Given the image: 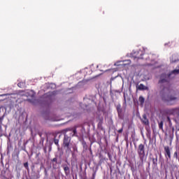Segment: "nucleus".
<instances>
[{"mask_svg": "<svg viewBox=\"0 0 179 179\" xmlns=\"http://www.w3.org/2000/svg\"><path fill=\"white\" fill-rule=\"evenodd\" d=\"M96 100V95H90L88 97L86 96L84 98V104L85 107H89L90 104L94 102Z\"/></svg>", "mask_w": 179, "mask_h": 179, "instance_id": "4", "label": "nucleus"}, {"mask_svg": "<svg viewBox=\"0 0 179 179\" xmlns=\"http://www.w3.org/2000/svg\"><path fill=\"white\" fill-rule=\"evenodd\" d=\"M73 135H76V134H78V131H76V128L73 129Z\"/></svg>", "mask_w": 179, "mask_h": 179, "instance_id": "23", "label": "nucleus"}, {"mask_svg": "<svg viewBox=\"0 0 179 179\" xmlns=\"http://www.w3.org/2000/svg\"><path fill=\"white\" fill-rule=\"evenodd\" d=\"M168 114L169 115H179V108H173L168 110Z\"/></svg>", "mask_w": 179, "mask_h": 179, "instance_id": "6", "label": "nucleus"}, {"mask_svg": "<svg viewBox=\"0 0 179 179\" xmlns=\"http://www.w3.org/2000/svg\"><path fill=\"white\" fill-rule=\"evenodd\" d=\"M54 143H55V145H57L58 148H59V140L55 138Z\"/></svg>", "mask_w": 179, "mask_h": 179, "instance_id": "14", "label": "nucleus"}, {"mask_svg": "<svg viewBox=\"0 0 179 179\" xmlns=\"http://www.w3.org/2000/svg\"><path fill=\"white\" fill-rule=\"evenodd\" d=\"M122 131H124V128L122 127L120 129L117 131L118 134H122Z\"/></svg>", "mask_w": 179, "mask_h": 179, "instance_id": "22", "label": "nucleus"}, {"mask_svg": "<svg viewBox=\"0 0 179 179\" xmlns=\"http://www.w3.org/2000/svg\"><path fill=\"white\" fill-rule=\"evenodd\" d=\"M18 87H22V83L17 84Z\"/></svg>", "mask_w": 179, "mask_h": 179, "instance_id": "28", "label": "nucleus"}, {"mask_svg": "<svg viewBox=\"0 0 179 179\" xmlns=\"http://www.w3.org/2000/svg\"><path fill=\"white\" fill-rule=\"evenodd\" d=\"M58 159H57V157H55L52 159V162H54L55 163H57Z\"/></svg>", "mask_w": 179, "mask_h": 179, "instance_id": "24", "label": "nucleus"}, {"mask_svg": "<svg viewBox=\"0 0 179 179\" xmlns=\"http://www.w3.org/2000/svg\"><path fill=\"white\" fill-rule=\"evenodd\" d=\"M176 55L172 56V59H171V62L174 63V62H177L178 61V59H176L174 58H176Z\"/></svg>", "mask_w": 179, "mask_h": 179, "instance_id": "17", "label": "nucleus"}, {"mask_svg": "<svg viewBox=\"0 0 179 179\" xmlns=\"http://www.w3.org/2000/svg\"><path fill=\"white\" fill-rule=\"evenodd\" d=\"M164 156L166 159H171V150L169 145L164 146Z\"/></svg>", "mask_w": 179, "mask_h": 179, "instance_id": "5", "label": "nucleus"}, {"mask_svg": "<svg viewBox=\"0 0 179 179\" xmlns=\"http://www.w3.org/2000/svg\"><path fill=\"white\" fill-rule=\"evenodd\" d=\"M96 178V172H94V173L92 174V179Z\"/></svg>", "mask_w": 179, "mask_h": 179, "instance_id": "26", "label": "nucleus"}, {"mask_svg": "<svg viewBox=\"0 0 179 179\" xmlns=\"http://www.w3.org/2000/svg\"><path fill=\"white\" fill-rule=\"evenodd\" d=\"M117 115L119 117V118H120L121 120H122V109H119L117 110Z\"/></svg>", "mask_w": 179, "mask_h": 179, "instance_id": "12", "label": "nucleus"}, {"mask_svg": "<svg viewBox=\"0 0 179 179\" xmlns=\"http://www.w3.org/2000/svg\"><path fill=\"white\" fill-rule=\"evenodd\" d=\"M7 155H9V151L7 152Z\"/></svg>", "mask_w": 179, "mask_h": 179, "instance_id": "32", "label": "nucleus"}, {"mask_svg": "<svg viewBox=\"0 0 179 179\" xmlns=\"http://www.w3.org/2000/svg\"><path fill=\"white\" fill-rule=\"evenodd\" d=\"M44 150H45V153H46L47 152V149H44Z\"/></svg>", "mask_w": 179, "mask_h": 179, "instance_id": "29", "label": "nucleus"}, {"mask_svg": "<svg viewBox=\"0 0 179 179\" xmlns=\"http://www.w3.org/2000/svg\"><path fill=\"white\" fill-rule=\"evenodd\" d=\"M129 62H131V60H127Z\"/></svg>", "mask_w": 179, "mask_h": 179, "instance_id": "34", "label": "nucleus"}, {"mask_svg": "<svg viewBox=\"0 0 179 179\" xmlns=\"http://www.w3.org/2000/svg\"><path fill=\"white\" fill-rule=\"evenodd\" d=\"M64 131H65V132H68V131H72V129H66Z\"/></svg>", "mask_w": 179, "mask_h": 179, "instance_id": "27", "label": "nucleus"}, {"mask_svg": "<svg viewBox=\"0 0 179 179\" xmlns=\"http://www.w3.org/2000/svg\"><path fill=\"white\" fill-rule=\"evenodd\" d=\"M83 145L84 148H87V144H86V142L83 143Z\"/></svg>", "mask_w": 179, "mask_h": 179, "instance_id": "25", "label": "nucleus"}, {"mask_svg": "<svg viewBox=\"0 0 179 179\" xmlns=\"http://www.w3.org/2000/svg\"><path fill=\"white\" fill-rule=\"evenodd\" d=\"M121 104H118L116 107V110H121Z\"/></svg>", "mask_w": 179, "mask_h": 179, "instance_id": "21", "label": "nucleus"}, {"mask_svg": "<svg viewBox=\"0 0 179 179\" xmlns=\"http://www.w3.org/2000/svg\"><path fill=\"white\" fill-rule=\"evenodd\" d=\"M24 167H25L27 170H29V162H25L24 164Z\"/></svg>", "mask_w": 179, "mask_h": 179, "instance_id": "19", "label": "nucleus"}, {"mask_svg": "<svg viewBox=\"0 0 179 179\" xmlns=\"http://www.w3.org/2000/svg\"><path fill=\"white\" fill-rule=\"evenodd\" d=\"M173 131H174V128H173Z\"/></svg>", "mask_w": 179, "mask_h": 179, "instance_id": "36", "label": "nucleus"}, {"mask_svg": "<svg viewBox=\"0 0 179 179\" xmlns=\"http://www.w3.org/2000/svg\"><path fill=\"white\" fill-rule=\"evenodd\" d=\"M141 122L144 125H149V119H148V117L145 114L143 115V117L141 118Z\"/></svg>", "mask_w": 179, "mask_h": 179, "instance_id": "7", "label": "nucleus"}, {"mask_svg": "<svg viewBox=\"0 0 179 179\" xmlns=\"http://www.w3.org/2000/svg\"><path fill=\"white\" fill-rule=\"evenodd\" d=\"M151 160L154 167H157V155H156L155 158H151Z\"/></svg>", "mask_w": 179, "mask_h": 179, "instance_id": "9", "label": "nucleus"}, {"mask_svg": "<svg viewBox=\"0 0 179 179\" xmlns=\"http://www.w3.org/2000/svg\"><path fill=\"white\" fill-rule=\"evenodd\" d=\"M137 153L141 162H143V159H145V145L140 144L137 149Z\"/></svg>", "mask_w": 179, "mask_h": 179, "instance_id": "3", "label": "nucleus"}, {"mask_svg": "<svg viewBox=\"0 0 179 179\" xmlns=\"http://www.w3.org/2000/svg\"><path fill=\"white\" fill-rule=\"evenodd\" d=\"M167 121L169 122V125H171V119L168 116L167 117Z\"/></svg>", "mask_w": 179, "mask_h": 179, "instance_id": "20", "label": "nucleus"}, {"mask_svg": "<svg viewBox=\"0 0 179 179\" xmlns=\"http://www.w3.org/2000/svg\"><path fill=\"white\" fill-rule=\"evenodd\" d=\"M124 101H126V99L124 98Z\"/></svg>", "mask_w": 179, "mask_h": 179, "instance_id": "35", "label": "nucleus"}, {"mask_svg": "<svg viewBox=\"0 0 179 179\" xmlns=\"http://www.w3.org/2000/svg\"><path fill=\"white\" fill-rule=\"evenodd\" d=\"M157 122H158L159 129H161V131H164V129H163V125H164L163 121H158Z\"/></svg>", "mask_w": 179, "mask_h": 179, "instance_id": "11", "label": "nucleus"}, {"mask_svg": "<svg viewBox=\"0 0 179 179\" xmlns=\"http://www.w3.org/2000/svg\"><path fill=\"white\" fill-rule=\"evenodd\" d=\"M171 73H174V75H178L179 69H175V70L172 71Z\"/></svg>", "mask_w": 179, "mask_h": 179, "instance_id": "15", "label": "nucleus"}, {"mask_svg": "<svg viewBox=\"0 0 179 179\" xmlns=\"http://www.w3.org/2000/svg\"><path fill=\"white\" fill-rule=\"evenodd\" d=\"M170 76H171V74H169V76L164 73L162 74L158 82L159 85H160V89H162L159 92L161 99L168 104H170L171 101L178 100L179 97L177 92L170 89Z\"/></svg>", "mask_w": 179, "mask_h": 179, "instance_id": "1", "label": "nucleus"}, {"mask_svg": "<svg viewBox=\"0 0 179 179\" xmlns=\"http://www.w3.org/2000/svg\"><path fill=\"white\" fill-rule=\"evenodd\" d=\"M136 58H138V59H139V58H142V57H137Z\"/></svg>", "mask_w": 179, "mask_h": 179, "instance_id": "31", "label": "nucleus"}, {"mask_svg": "<svg viewBox=\"0 0 179 179\" xmlns=\"http://www.w3.org/2000/svg\"><path fill=\"white\" fill-rule=\"evenodd\" d=\"M173 157L175 159H178V152L177 151H176L173 154Z\"/></svg>", "mask_w": 179, "mask_h": 179, "instance_id": "18", "label": "nucleus"}, {"mask_svg": "<svg viewBox=\"0 0 179 179\" xmlns=\"http://www.w3.org/2000/svg\"><path fill=\"white\" fill-rule=\"evenodd\" d=\"M165 170H166V173H167V168H165Z\"/></svg>", "mask_w": 179, "mask_h": 179, "instance_id": "30", "label": "nucleus"}, {"mask_svg": "<svg viewBox=\"0 0 179 179\" xmlns=\"http://www.w3.org/2000/svg\"><path fill=\"white\" fill-rule=\"evenodd\" d=\"M138 101L141 103V106H143V103H145V98H143V96H140Z\"/></svg>", "mask_w": 179, "mask_h": 179, "instance_id": "13", "label": "nucleus"}, {"mask_svg": "<svg viewBox=\"0 0 179 179\" xmlns=\"http://www.w3.org/2000/svg\"><path fill=\"white\" fill-rule=\"evenodd\" d=\"M63 148H66V153L72 152L71 149V137L66 134H64L63 139Z\"/></svg>", "mask_w": 179, "mask_h": 179, "instance_id": "2", "label": "nucleus"}, {"mask_svg": "<svg viewBox=\"0 0 179 179\" xmlns=\"http://www.w3.org/2000/svg\"><path fill=\"white\" fill-rule=\"evenodd\" d=\"M138 89V90H148V87L145 86L143 84H140Z\"/></svg>", "mask_w": 179, "mask_h": 179, "instance_id": "10", "label": "nucleus"}, {"mask_svg": "<svg viewBox=\"0 0 179 179\" xmlns=\"http://www.w3.org/2000/svg\"><path fill=\"white\" fill-rule=\"evenodd\" d=\"M90 152L92 153V149H90Z\"/></svg>", "mask_w": 179, "mask_h": 179, "instance_id": "33", "label": "nucleus"}, {"mask_svg": "<svg viewBox=\"0 0 179 179\" xmlns=\"http://www.w3.org/2000/svg\"><path fill=\"white\" fill-rule=\"evenodd\" d=\"M3 121V116L0 117V129H2V122Z\"/></svg>", "mask_w": 179, "mask_h": 179, "instance_id": "16", "label": "nucleus"}, {"mask_svg": "<svg viewBox=\"0 0 179 179\" xmlns=\"http://www.w3.org/2000/svg\"><path fill=\"white\" fill-rule=\"evenodd\" d=\"M63 169L66 176H69V174H71V169H69V166H68V165H63Z\"/></svg>", "mask_w": 179, "mask_h": 179, "instance_id": "8", "label": "nucleus"}]
</instances>
